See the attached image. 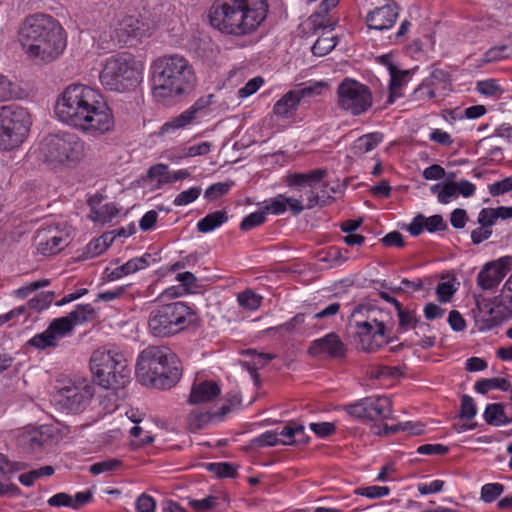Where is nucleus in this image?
Instances as JSON below:
<instances>
[{"instance_id": "obj_52", "label": "nucleus", "mask_w": 512, "mask_h": 512, "mask_svg": "<svg viewBox=\"0 0 512 512\" xmlns=\"http://www.w3.org/2000/svg\"><path fill=\"white\" fill-rule=\"evenodd\" d=\"M266 220V213L265 212H254L249 215H247L241 222L240 228L243 231H249L262 223H264Z\"/></svg>"}, {"instance_id": "obj_50", "label": "nucleus", "mask_w": 512, "mask_h": 512, "mask_svg": "<svg viewBox=\"0 0 512 512\" xmlns=\"http://www.w3.org/2000/svg\"><path fill=\"white\" fill-rule=\"evenodd\" d=\"M231 188V184L218 182L210 185L204 193V197L209 201H214L225 195Z\"/></svg>"}, {"instance_id": "obj_27", "label": "nucleus", "mask_w": 512, "mask_h": 512, "mask_svg": "<svg viewBox=\"0 0 512 512\" xmlns=\"http://www.w3.org/2000/svg\"><path fill=\"white\" fill-rule=\"evenodd\" d=\"M228 215L224 210H218L207 214L198 221L197 229L201 233H209L227 222Z\"/></svg>"}, {"instance_id": "obj_34", "label": "nucleus", "mask_w": 512, "mask_h": 512, "mask_svg": "<svg viewBox=\"0 0 512 512\" xmlns=\"http://www.w3.org/2000/svg\"><path fill=\"white\" fill-rule=\"evenodd\" d=\"M510 387V383L508 380L504 378H490V379H481L475 383V391L480 394H486L492 389H500L502 391H507Z\"/></svg>"}, {"instance_id": "obj_13", "label": "nucleus", "mask_w": 512, "mask_h": 512, "mask_svg": "<svg viewBox=\"0 0 512 512\" xmlns=\"http://www.w3.org/2000/svg\"><path fill=\"white\" fill-rule=\"evenodd\" d=\"M338 106L353 116L365 113L373 103L370 89L350 78H345L337 87Z\"/></svg>"}, {"instance_id": "obj_49", "label": "nucleus", "mask_w": 512, "mask_h": 512, "mask_svg": "<svg viewBox=\"0 0 512 512\" xmlns=\"http://www.w3.org/2000/svg\"><path fill=\"white\" fill-rule=\"evenodd\" d=\"M336 46V41L333 37H321L316 40L312 46V52L317 56H324L328 54Z\"/></svg>"}, {"instance_id": "obj_16", "label": "nucleus", "mask_w": 512, "mask_h": 512, "mask_svg": "<svg viewBox=\"0 0 512 512\" xmlns=\"http://www.w3.org/2000/svg\"><path fill=\"white\" fill-rule=\"evenodd\" d=\"M346 412L356 418L377 420L391 414V401L388 397H367L345 407Z\"/></svg>"}, {"instance_id": "obj_7", "label": "nucleus", "mask_w": 512, "mask_h": 512, "mask_svg": "<svg viewBox=\"0 0 512 512\" xmlns=\"http://www.w3.org/2000/svg\"><path fill=\"white\" fill-rule=\"evenodd\" d=\"M142 73V63L131 53L121 52L105 60L99 80L105 89L122 93L136 87L142 80Z\"/></svg>"}, {"instance_id": "obj_24", "label": "nucleus", "mask_w": 512, "mask_h": 512, "mask_svg": "<svg viewBox=\"0 0 512 512\" xmlns=\"http://www.w3.org/2000/svg\"><path fill=\"white\" fill-rule=\"evenodd\" d=\"M300 101L295 90H290L274 104L273 113L282 119L292 118L296 114Z\"/></svg>"}, {"instance_id": "obj_46", "label": "nucleus", "mask_w": 512, "mask_h": 512, "mask_svg": "<svg viewBox=\"0 0 512 512\" xmlns=\"http://www.w3.org/2000/svg\"><path fill=\"white\" fill-rule=\"evenodd\" d=\"M154 259L152 258V255L149 253H145L141 257H136L133 259H130L126 263L123 264L126 272L129 274L135 273L139 270L145 269L150 265V261Z\"/></svg>"}, {"instance_id": "obj_63", "label": "nucleus", "mask_w": 512, "mask_h": 512, "mask_svg": "<svg viewBox=\"0 0 512 512\" xmlns=\"http://www.w3.org/2000/svg\"><path fill=\"white\" fill-rule=\"evenodd\" d=\"M512 191V177H507L489 185V193L492 196H499Z\"/></svg>"}, {"instance_id": "obj_9", "label": "nucleus", "mask_w": 512, "mask_h": 512, "mask_svg": "<svg viewBox=\"0 0 512 512\" xmlns=\"http://www.w3.org/2000/svg\"><path fill=\"white\" fill-rule=\"evenodd\" d=\"M194 319L195 313L186 303L171 302L158 306L150 312L148 329L155 337H169L186 329Z\"/></svg>"}, {"instance_id": "obj_36", "label": "nucleus", "mask_w": 512, "mask_h": 512, "mask_svg": "<svg viewBox=\"0 0 512 512\" xmlns=\"http://www.w3.org/2000/svg\"><path fill=\"white\" fill-rule=\"evenodd\" d=\"M94 316L95 310L90 304H79L67 315L72 320L73 326L92 320Z\"/></svg>"}, {"instance_id": "obj_53", "label": "nucleus", "mask_w": 512, "mask_h": 512, "mask_svg": "<svg viewBox=\"0 0 512 512\" xmlns=\"http://www.w3.org/2000/svg\"><path fill=\"white\" fill-rule=\"evenodd\" d=\"M499 302L509 313H512V274L501 289Z\"/></svg>"}, {"instance_id": "obj_38", "label": "nucleus", "mask_w": 512, "mask_h": 512, "mask_svg": "<svg viewBox=\"0 0 512 512\" xmlns=\"http://www.w3.org/2000/svg\"><path fill=\"white\" fill-rule=\"evenodd\" d=\"M237 301L241 307L250 311H255L260 307L262 297L252 290H245L238 294Z\"/></svg>"}, {"instance_id": "obj_23", "label": "nucleus", "mask_w": 512, "mask_h": 512, "mask_svg": "<svg viewBox=\"0 0 512 512\" xmlns=\"http://www.w3.org/2000/svg\"><path fill=\"white\" fill-rule=\"evenodd\" d=\"M427 83L434 96H445L447 91L451 90L452 80L449 72L435 68L428 77L423 80Z\"/></svg>"}, {"instance_id": "obj_30", "label": "nucleus", "mask_w": 512, "mask_h": 512, "mask_svg": "<svg viewBox=\"0 0 512 512\" xmlns=\"http://www.w3.org/2000/svg\"><path fill=\"white\" fill-rule=\"evenodd\" d=\"M49 439L50 435L43 429L32 430L22 436V443L27 449L35 452L41 449Z\"/></svg>"}, {"instance_id": "obj_48", "label": "nucleus", "mask_w": 512, "mask_h": 512, "mask_svg": "<svg viewBox=\"0 0 512 512\" xmlns=\"http://www.w3.org/2000/svg\"><path fill=\"white\" fill-rule=\"evenodd\" d=\"M477 413V407L474 399L469 395H463L460 405V418L471 420Z\"/></svg>"}, {"instance_id": "obj_25", "label": "nucleus", "mask_w": 512, "mask_h": 512, "mask_svg": "<svg viewBox=\"0 0 512 512\" xmlns=\"http://www.w3.org/2000/svg\"><path fill=\"white\" fill-rule=\"evenodd\" d=\"M390 84L387 102L392 104L403 96L401 89L406 82L408 71H400L393 64H389Z\"/></svg>"}, {"instance_id": "obj_31", "label": "nucleus", "mask_w": 512, "mask_h": 512, "mask_svg": "<svg viewBox=\"0 0 512 512\" xmlns=\"http://www.w3.org/2000/svg\"><path fill=\"white\" fill-rule=\"evenodd\" d=\"M383 140V134L373 132L359 137L355 141L354 148L358 153H368L376 148Z\"/></svg>"}, {"instance_id": "obj_59", "label": "nucleus", "mask_w": 512, "mask_h": 512, "mask_svg": "<svg viewBox=\"0 0 512 512\" xmlns=\"http://www.w3.org/2000/svg\"><path fill=\"white\" fill-rule=\"evenodd\" d=\"M435 98L438 97L434 96V92L429 89L427 83H425L424 81H422V83L419 84L418 87L414 89L411 95V99L417 102H426L428 100Z\"/></svg>"}, {"instance_id": "obj_42", "label": "nucleus", "mask_w": 512, "mask_h": 512, "mask_svg": "<svg viewBox=\"0 0 512 512\" xmlns=\"http://www.w3.org/2000/svg\"><path fill=\"white\" fill-rule=\"evenodd\" d=\"M170 176L168 165L162 163L151 166L147 172L149 179L157 180V187L170 183Z\"/></svg>"}, {"instance_id": "obj_60", "label": "nucleus", "mask_w": 512, "mask_h": 512, "mask_svg": "<svg viewBox=\"0 0 512 512\" xmlns=\"http://www.w3.org/2000/svg\"><path fill=\"white\" fill-rule=\"evenodd\" d=\"M49 284H50V280H48V279L37 280V281L29 283L26 286L18 288L15 291V295L18 298H22L23 299V298H26L32 292H34V291H36V290H38L40 288L46 287Z\"/></svg>"}, {"instance_id": "obj_1", "label": "nucleus", "mask_w": 512, "mask_h": 512, "mask_svg": "<svg viewBox=\"0 0 512 512\" xmlns=\"http://www.w3.org/2000/svg\"><path fill=\"white\" fill-rule=\"evenodd\" d=\"M55 114L62 123L93 137L108 134L115 127L113 112L102 94L83 84H70L64 89Z\"/></svg>"}, {"instance_id": "obj_58", "label": "nucleus", "mask_w": 512, "mask_h": 512, "mask_svg": "<svg viewBox=\"0 0 512 512\" xmlns=\"http://www.w3.org/2000/svg\"><path fill=\"white\" fill-rule=\"evenodd\" d=\"M264 84V79L260 76L250 79L242 88L238 90L239 98H247L256 93Z\"/></svg>"}, {"instance_id": "obj_62", "label": "nucleus", "mask_w": 512, "mask_h": 512, "mask_svg": "<svg viewBox=\"0 0 512 512\" xmlns=\"http://www.w3.org/2000/svg\"><path fill=\"white\" fill-rule=\"evenodd\" d=\"M498 219L496 208H483L478 214V223L491 228Z\"/></svg>"}, {"instance_id": "obj_22", "label": "nucleus", "mask_w": 512, "mask_h": 512, "mask_svg": "<svg viewBox=\"0 0 512 512\" xmlns=\"http://www.w3.org/2000/svg\"><path fill=\"white\" fill-rule=\"evenodd\" d=\"M220 391L219 385L212 380L194 383L188 401L193 405L210 402L220 394Z\"/></svg>"}, {"instance_id": "obj_14", "label": "nucleus", "mask_w": 512, "mask_h": 512, "mask_svg": "<svg viewBox=\"0 0 512 512\" xmlns=\"http://www.w3.org/2000/svg\"><path fill=\"white\" fill-rule=\"evenodd\" d=\"M151 21L140 14L126 15L121 18L111 34L112 41L119 46H133L151 35Z\"/></svg>"}, {"instance_id": "obj_39", "label": "nucleus", "mask_w": 512, "mask_h": 512, "mask_svg": "<svg viewBox=\"0 0 512 512\" xmlns=\"http://www.w3.org/2000/svg\"><path fill=\"white\" fill-rule=\"evenodd\" d=\"M54 473L52 466H43L39 469L31 470L19 476V482L27 487L32 486L37 479L44 476H51Z\"/></svg>"}, {"instance_id": "obj_40", "label": "nucleus", "mask_w": 512, "mask_h": 512, "mask_svg": "<svg viewBox=\"0 0 512 512\" xmlns=\"http://www.w3.org/2000/svg\"><path fill=\"white\" fill-rule=\"evenodd\" d=\"M27 344L29 346L35 347L36 349L44 350L49 347H56L57 341L55 340V337L51 334V332L49 333V329L47 328L42 333L33 336L27 342Z\"/></svg>"}, {"instance_id": "obj_3", "label": "nucleus", "mask_w": 512, "mask_h": 512, "mask_svg": "<svg viewBox=\"0 0 512 512\" xmlns=\"http://www.w3.org/2000/svg\"><path fill=\"white\" fill-rule=\"evenodd\" d=\"M268 12L266 0H222L209 9L212 27L222 33L241 36L255 31Z\"/></svg>"}, {"instance_id": "obj_15", "label": "nucleus", "mask_w": 512, "mask_h": 512, "mask_svg": "<svg viewBox=\"0 0 512 512\" xmlns=\"http://www.w3.org/2000/svg\"><path fill=\"white\" fill-rule=\"evenodd\" d=\"M94 386L86 379L69 382L59 390L62 406L70 412L84 410L94 395Z\"/></svg>"}, {"instance_id": "obj_56", "label": "nucleus", "mask_w": 512, "mask_h": 512, "mask_svg": "<svg viewBox=\"0 0 512 512\" xmlns=\"http://www.w3.org/2000/svg\"><path fill=\"white\" fill-rule=\"evenodd\" d=\"M120 464L121 462L117 459H108L92 464L89 471L94 475H99L104 472L116 470Z\"/></svg>"}, {"instance_id": "obj_8", "label": "nucleus", "mask_w": 512, "mask_h": 512, "mask_svg": "<svg viewBox=\"0 0 512 512\" xmlns=\"http://www.w3.org/2000/svg\"><path fill=\"white\" fill-rule=\"evenodd\" d=\"M90 368L98 384L106 389H118L130 382L131 370L122 352L97 349L91 356Z\"/></svg>"}, {"instance_id": "obj_6", "label": "nucleus", "mask_w": 512, "mask_h": 512, "mask_svg": "<svg viewBox=\"0 0 512 512\" xmlns=\"http://www.w3.org/2000/svg\"><path fill=\"white\" fill-rule=\"evenodd\" d=\"M352 317L362 350L375 352L392 341L394 321L389 311L374 305H359Z\"/></svg>"}, {"instance_id": "obj_26", "label": "nucleus", "mask_w": 512, "mask_h": 512, "mask_svg": "<svg viewBox=\"0 0 512 512\" xmlns=\"http://www.w3.org/2000/svg\"><path fill=\"white\" fill-rule=\"evenodd\" d=\"M483 417L489 425L502 426L512 422L505 411L504 406L500 403L488 404L485 408Z\"/></svg>"}, {"instance_id": "obj_17", "label": "nucleus", "mask_w": 512, "mask_h": 512, "mask_svg": "<svg viewBox=\"0 0 512 512\" xmlns=\"http://www.w3.org/2000/svg\"><path fill=\"white\" fill-rule=\"evenodd\" d=\"M400 7L394 0H385L384 4L370 10L365 18L369 29L377 31L390 30L396 23Z\"/></svg>"}, {"instance_id": "obj_44", "label": "nucleus", "mask_w": 512, "mask_h": 512, "mask_svg": "<svg viewBox=\"0 0 512 512\" xmlns=\"http://www.w3.org/2000/svg\"><path fill=\"white\" fill-rule=\"evenodd\" d=\"M202 193L200 186L191 187L187 190L180 192L173 200V205L176 207L186 206L196 201Z\"/></svg>"}, {"instance_id": "obj_11", "label": "nucleus", "mask_w": 512, "mask_h": 512, "mask_svg": "<svg viewBox=\"0 0 512 512\" xmlns=\"http://www.w3.org/2000/svg\"><path fill=\"white\" fill-rule=\"evenodd\" d=\"M31 126L28 111L15 104L0 107V149L12 150L27 136Z\"/></svg>"}, {"instance_id": "obj_55", "label": "nucleus", "mask_w": 512, "mask_h": 512, "mask_svg": "<svg viewBox=\"0 0 512 512\" xmlns=\"http://www.w3.org/2000/svg\"><path fill=\"white\" fill-rule=\"evenodd\" d=\"M265 210L269 213L279 215L287 210L286 196L279 194L276 197L270 199L265 205Z\"/></svg>"}, {"instance_id": "obj_47", "label": "nucleus", "mask_w": 512, "mask_h": 512, "mask_svg": "<svg viewBox=\"0 0 512 512\" xmlns=\"http://www.w3.org/2000/svg\"><path fill=\"white\" fill-rule=\"evenodd\" d=\"M476 90L485 96L493 97L503 93L502 88L494 79L482 80L477 82Z\"/></svg>"}, {"instance_id": "obj_18", "label": "nucleus", "mask_w": 512, "mask_h": 512, "mask_svg": "<svg viewBox=\"0 0 512 512\" xmlns=\"http://www.w3.org/2000/svg\"><path fill=\"white\" fill-rule=\"evenodd\" d=\"M511 258L501 257L486 263L477 276V284L482 290L496 288L509 271Z\"/></svg>"}, {"instance_id": "obj_5", "label": "nucleus", "mask_w": 512, "mask_h": 512, "mask_svg": "<svg viewBox=\"0 0 512 512\" xmlns=\"http://www.w3.org/2000/svg\"><path fill=\"white\" fill-rule=\"evenodd\" d=\"M136 377L145 386L170 389L181 378L176 355L165 346H148L137 358Z\"/></svg>"}, {"instance_id": "obj_43", "label": "nucleus", "mask_w": 512, "mask_h": 512, "mask_svg": "<svg viewBox=\"0 0 512 512\" xmlns=\"http://www.w3.org/2000/svg\"><path fill=\"white\" fill-rule=\"evenodd\" d=\"M327 88V83L323 81L309 82L308 84H303L302 86L294 89L300 100L306 97H313L321 95L322 92Z\"/></svg>"}, {"instance_id": "obj_12", "label": "nucleus", "mask_w": 512, "mask_h": 512, "mask_svg": "<svg viewBox=\"0 0 512 512\" xmlns=\"http://www.w3.org/2000/svg\"><path fill=\"white\" fill-rule=\"evenodd\" d=\"M327 170L318 168L307 173H294L287 176V184L291 187H308L306 208L313 209L316 206H326L333 196L328 190V183L323 179L327 176Z\"/></svg>"}, {"instance_id": "obj_4", "label": "nucleus", "mask_w": 512, "mask_h": 512, "mask_svg": "<svg viewBox=\"0 0 512 512\" xmlns=\"http://www.w3.org/2000/svg\"><path fill=\"white\" fill-rule=\"evenodd\" d=\"M195 80L192 66L182 56H165L152 65V93L158 102L169 104L188 93Z\"/></svg>"}, {"instance_id": "obj_29", "label": "nucleus", "mask_w": 512, "mask_h": 512, "mask_svg": "<svg viewBox=\"0 0 512 512\" xmlns=\"http://www.w3.org/2000/svg\"><path fill=\"white\" fill-rule=\"evenodd\" d=\"M195 121L196 118L188 109H186L180 115L173 117L169 121L165 122L161 127V133H169L184 129L192 125Z\"/></svg>"}, {"instance_id": "obj_33", "label": "nucleus", "mask_w": 512, "mask_h": 512, "mask_svg": "<svg viewBox=\"0 0 512 512\" xmlns=\"http://www.w3.org/2000/svg\"><path fill=\"white\" fill-rule=\"evenodd\" d=\"M114 237L109 234H103L102 236L91 240L86 246V254L90 258L104 253L113 242Z\"/></svg>"}, {"instance_id": "obj_51", "label": "nucleus", "mask_w": 512, "mask_h": 512, "mask_svg": "<svg viewBox=\"0 0 512 512\" xmlns=\"http://www.w3.org/2000/svg\"><path fill=\"white\" fill-rule=\"evenodd\" d=\"M53 297L54 293L52 292L42 293L30 299L27 303V307L36 311H42L48 308L53 300Z\"/></svg>"}, {"instance_id": "obj_19", "label": "nucleus", "mask_w": 512, "mask_h": 512, "mask_svg": "<svg viewBox=\"0 0 512 512\" xmlns=\"http://www.w3.org/2000/svg\"><path fill=\"white\" fill-rule=\"evenodd\" d=\"M313 357L341 358L345 355V345L335 333H329L314 340L308 350Z\"/></svg>"}, {"instance_id": "obj_37", "label": "nucleus", "mask_w": 512, "mask_h": 512, "mask_svg": "<svg viewBox=\"0 0 512 512\" xmlns=\"http://www.w3.org/2000/svg\"><path fill=\"white\" fill-rule=\"evenodd\" d=\"M247 354L253 356L254 364L251 365L250 363H244V366L250 372V374L254 378V380L257 381L259 375L257 373L256 366L257 365H259L261 367L265 366L272 359H274L275 356L272 354H269V353H258L255 350H248Z\"/></svg>"}, {"instance_id": "obj_10", "label": "nucleus", "mask_w": 512, "mask_h": 512, "mask_svg": "<svg viewBox=\"0 0 512 512\" xmlns=\"http://www.w3.org/2000/svg\"><path fill=\"white\" fill-rule=\"evenodd\" d=\"M40 152L50 164H76L85 155V142L74 133L51 134L41 142Z\"/></svg>"}, {"instance_id": "obj_28", "label": "nucleus", "mask_w": 512, "mask_h": 512, "mask_svg": "<svg viewBox=\"0 0 512 512\" xmlns=\"http://www.w3.org/2000/svg\"><path fill=\"white\" fill-rule=\"evenodd\" d=\"M388 301L394 304L398 315L399 330L408 331L416 327L418 319L413 311L404 310L401 303L395 298H386Z\"/></svg>"}, {"instance_id": "obj_61", "label": "nucleus", "mask_w": 512, "mask_h": 512, "mask_svg": "<svg viewBox=\"0 0 512 512\" xmlns=\"http://www.w3.org/2000/svg\"><path fill=\"white\" fill-rule=\"evenodd\" d=\"M455 197H457L456 183H445L438 192V201L442 204H448Z\"/></svg>"}, {"instance_id": "obj_32", "label": "nucleus", "mask_w": 512, "mask_h": 512, "mask_svg": "<svg viewBox=\"0 0 512 512\" xmlns=\"http://www.w3.org/2000/svg\"><path fill=\"white\" fill-rule=\"evenodd\" d=\"M278 444L291 445L292 441H282L278 437V433L274 431H266L250 441V446L253 448L271 447Z\"/></svg>"}, {"instance_id": "obj_20", "label": "nucleus", "mask_w": 512, "mask_h": 512, "mask_svg": "<svg viewBox=\"0 0 512 512\" xmlns=\"http://www.w3.org/2000/svg\"><path fill=\"white\" fill-rule=\"evenodd\" d=\"M37 251L42 255H54L68 245V237L62 232L47 229L38 232Z\"/></svg>"}, {"instance_id": "obj_64", "label": "nucleus", "mask_w": 512, "mask_h": 512, "mask_svg": "<svg viewBox=\"0 0 512 512\" xmlns=\"http://www.w3.org/2000/svg\"><path fill=\"white\" fill-rule=\"evenodd\" d=\"M155 508L156 502L151 496L143 493L138 497L136 501L137 512H155Z\"/></svg>"}, {"instance_id": "obj_57", "label": "nucleus", "mask_w": 512, "mask_h": 512, "mask_svg": "<svg viewBox=\"0 0 512 512\" xmlns=\"http://www.w3.org/2000/svg\"><path fill=\"white\" fill-rule=\"evenodd\" d=\"M356 493L361 496H365L371 499L380 498L390 493V489L387 486H368L361 487L356 490Z\"/></svg>"}, {"instance_id": "obj_54", "label": "nucleus", "mask_w": 512, "mask_h": 512, "mask_svg": "<svg viewBox=\"0 0 512 512\" xmlns=\"http://www.w3.org/2000/svg\"><path fill=\"white\" fill-rule=\"evenodd\" d=\"M207 468L218 477H233L236 474L235 467L227 462L209 463Z\"/></svg>"}, {"instance_id": "obj_35", "label": "nucleus", "mask_w": 512, "mask_h": 512, "mask_svg": "<svg viewBox=\"0 0 512 512\" xmlns=\"http://www.w3.org/2000/svg\"><path fill=\"white\" fill-rule=\"evenodd\" d=\"M73 328L72 320L67 316L54 319L48 326L49 333L51 332L57 342L60 338L68 335Z\"/></svg>"}, {"instance_id": "obj_41", "label": "nucleus", "mask_w": 512, "mask_h": 512, "mask_svg": "<svg viewBox=\"0 0 512 512\" xmlns=\"http://www.w3.org/2000/svg\"><path fill=\"white\" fill-rule=\"evenodd\" d=\"M512 55V47L506 44L491 47L484 53L483 61L486 63L496 62Z\"/></svg>"}, {"instance_id": "obj_45", "label": "nucleus", "mask_w": 512, "mask_h": 512, "mask_svg": "<svg viewBox=\"0 0 512 512\" xmlns=\"http://www.w3.org/2000/svg\"><path fill=\"white\" fill-rule=\"evenodd\" d=\"M504 492V485L500 483H488L481 488V500L492 503Z\"/></svg>"}, {"instance_id": "obj_21", "label": "nucleus", "mask_w": 512, "mask_h": 512, "mask_svg": "<svg viewBox=\"0 0 512 512\" xmlns=\"http://www.w3.org/2000/svg\"><path fill=\"white\" fill-rule=\"evenodd\" d=\"M424 229L430 233L444 231L447 229V224L441 215L437 214L425 217L424 215L419 214L413 218L412 222L408 226V231L412 236H419Z\"/></svg>"}, {"instance_id": "obj_2", "label": "nucleus", "mask_w": 512, "mask_h": 512, "mask_svg": "<svg viewBox=\"0 0 512 512\" xmlns=\"http://www.w3.org/2000/svg\"><path fill=\"white\" fill-rule=\"evenodd\" d=\"M18 40L29 59L36 64L57 60L66 48V35L51 15L36 13L27 16L18 30Z\"/></svg>"}]
</instances>
